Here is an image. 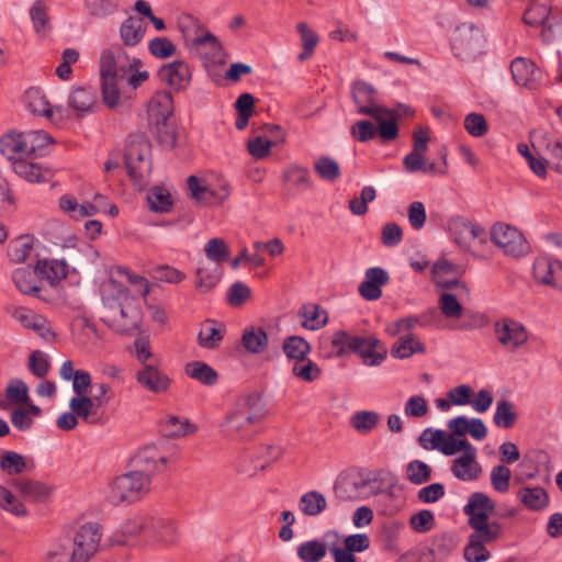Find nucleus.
Here are the masks:
<instances>
[{"instance_id": "1", "label": "nucleus", "mask_w": 562, "mask_h": 562, "mask_svg": "<svg viewBox=\"0 0 562 562\" xmlns=\"http://www.w3.org/2000/svg\"><path fill=\"white\" fill-rule=\"evenodd\" d=\"M495 510L494 501L483 492H474L468 497L463 514L468 517V526L472 529L463 550L467 562H485L491 553L487 546L497 541L503 531L502 525L490 520Z\"/></svg>"}, {"instance_id": "2", "label": "nucleus", "mask_w": 562, "mask_h": 562, "mask_svg": "<svg viewBox=\"0 0 562 562\" xmlns=\"http://www.w3.org/2000/svg\"><path fill=\"white\" fill-rule=\"evenodd\" d=\"M104 311L101 321L112 330L134 335L140 330L143 312L136 296L122 284L110 280L102 288Z\"/></svg>"}, {"instance_id": "3", "label": "nucleus", "mask_w": 562, "mask_h": 562, "mask_svg": "<svg viewBox=\"0 0 562 562\" xmlns=\"http://www.w3.org/2000/svg\"><path fill=\"white\" fill-rule=\"evenodd\" d=\"M267 409L258 393H248L237 397L228 407L221 423L222 432L232 439L245 440L254 428L266 417Z\"/></svg>"}, {"instance_id": "4", "label": "nucleus", "mask_w": 562, "mask_h": 562, "mask_svg": "<svg viewBox=\"0 0 562 562\" xmlns=\"http://www.w3.org/2000/svg\"><path fill=\"white\" fill-rule=\"evenodd\" d=\"M138 63L137 58L130 60L121 46H113L101 54V90L106 106L113 109L119 105L121 100L120 81L124 80L128 69Z\"/></svg>"}, {"instance_id": "5", "label": "nucleus", "mask_w": 562, "mask_h": 562, "mask_svg": "<svg viewBox=\"0 0 562 562\" xmlns=\"http://www.w3.org/2000/svg\"><path fill=\"white\" fill-rule=\"evenodd\" d=\"M53 138L44 131L18 132L11 130L0 136V153L12 165L23 159H35L48 153Z\"/></svg>"}, {"instance_id": "6", "label": "nucleus", "mask_w": 562, "mask_h": 562, "mask_svg": "<svg viewBox=\"0 0 562 562\" xmlns=\"http://www.w3.org/2000/svg\"><path fill=\"white\" fill-rule=\"evenodd\" d=\"M125 166L132 179L143 182L151 172V145L144 133L128 136L125 149Z\"/></svg>"}, {"instance_id": "7", "label": "nucleus", "mask_w": 562, "mask_h": 562, "mask_svg": "<svg viewBox=\"0 0 562 562\" xmlns=\"http://www.w3.org/2000/svg\"><path fill=\"white\" fill-rule=\"evenodd\" d=\"M150 479L142 471H131L113 480L108 501L113 505L130 504L139 499L149 490Z\"/></svg>"}, {"instance_id": "8", "label": "nucleus", "mask_w": 562, "mask_h": 562, "mask_svg": "<svg viewBox=\"0 0 562 562\" xmlns=\"http://www.w3.org/2000/svg\"><path fill=\"white\" fill-rule=\"evenodd\" d=\"M485 38L480 27L473 23H462L451 37L453 55L461 60H469L483 50Z\"/></svg>"}, {"instance_id": "9", "label": "nucleus", "mask_w": 562, "mask_h": 562, "mask_svg": "<svg viewBox=\"0 0 562 562\" xmlns=\"http://www.w3.org/2000/svg\"><path fill=\"white\" fill-rule=\"evenodd\" d=\"M102 532L98 522H88L78 528L75 533L71 561L88 562L98 551Z\"/></svg>"}, {"instance_id": "10", "label": "nucleus", "mask_w": 562, "mask_h": 562, "mask_svg": "<svg viewBox=\"0 0 562 562\" xmlns=\"http://www.w3.org/2000/svg\"><path fill=\"white\" fill-rule=\"evenodd\" d=\"M491 239L508 256L521 257L529 251L525 236L517 228L504 223L493 225Z\"/></svg>"}, {"instance_id": "11", "label": "nucleus", "mask_w": 562, "mask_h": 562, "mask_svg": "<svg viewBox=\"0 0 562 562\" xmlns=\"http://www.w3.org/2000/svg\"><path fill=\"white\" fill-rule=\"evenodd\" d=\"M351 98L357 106L358 113L380 120L381 115H391L386 108L376 104L378 92L375 88L363 81L355 80L351 85Z\"/></svg>"}, {"instance_id": "12", "label": "nucleus", "mask_w": 562, "mask_h": 562, "mask_svg": "<svg viewBox=\"0 0 562 562\" xmlns=\"http://www.w3.org/2000/svg\"><path fill=\"white\" fill-rule=\"evenodd\" d=\"M448 228L453 241L463 250H470L471 240L473 239H479L481 244L487 243L485 229L463 216L451 217L448 221Z\"/></svg>"}, {"instance_id": "13", "label": "nucleus", "mask_w": 562, "mask_h": 562, "mask_svg": "<svg viewBox=\"0 0 562 562\" xmlns=\"http://www.w3.org/2000/svg\"><path fill=\"white\" fill-rule=\"evenodd\" d=\"M535 281L562 291V262L549 257H538L532 267Z\"/></svg>"}, {"instance_id": "14", "label": "nucleus", "mask_w": 562, "mask_h": 562, "mask_svg": "<svg viewBox=\"0 0 562 562\" xmlns=\"http://www.w3.org/2000/svg\"><path fill=\"white\" fill-rule=\"evenodd\" d=\"M524 22L531 26H542V36L550 41L558 25L551 7L546 2H533L524 13Z\"/></svg>"}, {"instance_id": "15", "label": "nucleus", "mask_w": 562, "mask_h": 562, "mask_svg": "<svg viewBox=\"0 0 562 562\" xmlns=\"http://www.w3.org/2000/svg\"><path fill=\"white\" fill-rule=\"evenodd\" d=\"M167 461L168 456L160 450L158 443L146 445L133 458L137 468L136 471H142L149 479L153 474L162 470Z\"/></svg>"}, {"instance_id": "16", "label": "nucleus", "mask_w": 562, "mask_h": 562, "mask_svg": "<svg viewBox=\"0 0 562 562\" xmlns=\"http://www.w3.org/2000/svg\"><path fill=\"white\" fill-rule=\"evenodd\" d=\"M510 71L518 86L537 89L543 81L544 75L536 64L529 59L517 57L512 61Z\"/></svg>"}, {"instance_id": "17", "label": "nucleus", "mask_w": 562, "mask_h": 562, "mask_svg": "<svg viewBox=\"0 0 562 562\" xmlns=\"http://www.w3.org/2000/svg\"><path fill=\"white\" fill-rule=\"evenodd\" d=\"M148 539L160 548H171L179 541V532L173 520L162 517H153L148 528Z\"/></svg>"}, {"instance_id": "18", "label": "nucleus", "mask_w": 562, "mask_h": 562, "mask_svg": "<svg viewBox=\"0 0 562 562\" xmlns=\"http://www.w3.org/2000/svg\"><path fill=\"white\" fill-rule=\"evenodd\" d=\"M390 281L389 272L381 267L366 270L364 279L358 286L359 294L367 301H376L382 296V286Z\"/></svg>"}, {"instance_id": "19", "label": "nucleus", "mask_w": 562, "mask_h": 562, "mask_svg": "<svg viewBox=\"0 0 562 562\" xmlns=\"http://www.w3.org/2000/svg\"><path fill=\"white\" fill-rule=\"evenodd\" d=\"M11 484L24 501L33 503L46 502L54 491L52 485L26 477L15 479Z\"/></svg>"}, {"instance_id": "20", "label": "nucleus", "mask_w": 562, "mask_h": 562, "mask_svg": "<svg viewBox=\"0 0 562 562\" xmlns=\"http://www.w3.org/2000/svg\"><path fill=\"white\" fill-rule=\"evenodd\" d=\"M358 337L345 330H338L331 337L322 339L321 351L325 358L342 357L357 347Z\"/></svg>"}, {"instance_id": "21", "label": "nucleus", "mask_w": 562, "mask_h": 562, "mask_svg": "<svg viewBox=\"0 0 562 562\" xmlns=\"http://www.w3.org/2000/svg\"><path fill=\"white\" fill-rule=\"evenodd\" d=\"M495 334L503 346L512 349L520 347L528 339L525 327L520 323L508 318L495 324Z\"/></svg>"}, {"instance_id": "22", "label": "nucleus", "mask_w": 562, "mask_h": 562, "mask_svg": "<svg viewBox=\"0 0 562 562\" xmlns=\"http://www.w3.org/2000/svg\"><path fill=\"white\" fill-rule=\"evenodd\" d=\"M137 383L153 393H164L170 386V379L156 364H145L135 374Z\"/></svg>"}, {"instance_id": "23", "label": "nucleus", "mask_w": 562, "mask_h": 562, "mask_svg": "<svg viewBox=\"0 0 562 562\" xmlns=\"http://www.w3.org/2000/svg\"><path fill=\"white\" fill-rule=\"evenodd\" d=\"M159 79L177 91L183 90L190 82L191 72L188 65L182 60H175L164 65L158 70Z\"/></svg>"}, {"instance_id": "24", "label": "nucleus", "mask_w": 562, "mask_h": 562, "mask_svg": "<svg viewBox=\"0 0 562 562\" xmlns=\"http://www.w3.org/2000/svg\"><path fill=\"white\" fill-rule=\"evenodd\" d=\"M451 473L460 481H474L482 473V468L476 461V449L464 451L460 457L456 458L451 464Z\"/></svg>"}, {"instance_id": "25", "label": "nucleus", "mask_w": 562, "mask_h": 562, "mask_svg": "<svg viewBox=\"0 0 562 562\" xmlns=\"http://www.w3.org/2000/svg\"><path fill=\"white\" fill-rule=\"evenodd\" d=\"M356 348L352 352L359 355L367 366H379L386 357V349L383 344L374 336L358 337Z\"/></svg>"}, {"instance_id": "26", "label": "nucleus", "mask_w": 562, "mask_h": 562, "mask_svg": "<svg viewBox=\"0 0 562 562\" xmlns=\"http://www.w3.org/2000/svg\"><path fill=\"white\" fill-rule=\"evenodd\" d=\"M34 273L50 285H56L67 277L68 265L64 259H42L37 261Z\"/></svg>"}, {"instance_id": "27", "label": "nucleus", "mask_w": 562, "mask_h": 562, "mask_svg": "<svg viewBox=\"0 0 562 562\" xmlns=\"http://www.w3.org/2000/svg\"><path fill=\"white\" fill-rule=\"evenodd\" d=\"M173 113V98L169 91H158L148 104V116L151 122L170 119Z\"/></svg>"}, {"instance_id": "28", "label": "nucleus", "mask_w": 562, "mask_h": 562, "mask_svg": "<svg viewBox=\"0 0 562 562\" xmlns=\"http://www.w3.org/2000/svg\"><path fill=\"white\" fill-rule=\"evenodd\" d=\"M68 103L78 115L92 112L98 106L95 91L81 87L75 88L69 95Z\"/></svg>"}, {"instance_id": "29", "label": "nucleus", "mask_w": 562, "mask_h": 562, "mask_svg": "<svg viewBox=\"0 0 562 562\" xmlns=\"http://www.w3.org/2000/svg\"><path fill=\"white\" fill-rule=\"evenodd\" d=\"M98 407H100L91 396L75 395L69 401V408L79 419L85 423H94L97 420Z\"/></svg>"}, {"instance_id": "30", "label": "nucleus", "mask_w": 562, "mask_h": 562, "mask_svg": "<svg viewBox=\"0 0 562 562\" xmlns=\"http://www.w3.org/2000/svg\"><path fill=\"white\" fill-rule=\"evenodd\" d=\"M299 316L303 318L302 326L308 330H318L328 322L326 310L317 304L303 305Z\"/></svg>"}, {"instance_id": "31", "label": "nucleus", "mask_w": 562, "mask_h": 562, "mask_svg": "<svg viewBox=\"0 0 562 562\" xmlns=\"http://www.w3.org/2000/svg\"><path fill=\"white\" fill-rule=\"evenodd\" d=\"M221 274V267L200 261L196 268V289L203 293L211 291L218 283Z\"/></svg>"}, {"instance_id": "32", "label": "nucleus", "mask_w": 562, "mask_h": 562, "mask_svg": "<svg viewBox=\"0 0 562 562\" xmlns=\"http://www.w3.org/2000/svg\"><path fill=\"white\" fill-rule=\"evenodd\" d=\"M146 27L140 18L130 16L120 27V34L123 43L127 46H135L142 42L145 36Z\"/></svg>"}, {"instance_id": "33", "label": "nucleus", "mask_w": 562, "mask_h": 562, "mask_svg": "<svg viewBox=\"0 0 562 562\" xmlns=\"http://www.w3.org/2000/svg\"><path fill=\"white\" fill-rule=\"evenodd\" d=\"M299 509L305 516L316 517L327 507V501L323 493L318 491H308L299 499Z\"/></svg>"}, {"instance_id": "34", "label": "nucleus", "mask_w": 562, "mask_h": 562, "mask_svg": "<svg viewBox=\"0 0 562 562\" xmlns=\"http://www.w3.org/2000/svg\"><path fill=\"white\" fill-rule=\"evenodd\" d=\"M425 351V345L414 335L408 334L400 337L392 346L391 355L397 359H406L412 357L414 353H424Z\"/></svg>"}, {"instance_id": "35", "label": "nucleus", "mask_w": 562, "mask_h": 562, "mask_svg": "<svg viewBox=\"0 0 562 562\" xmlns=\"http://www.w3.org/2000/svg\"><path fill=\"white\" fill-rule=\"evenodd\" d=\"M518 499L531 510H541L547 507L549 496L544 488L536 487H521L517 493Z\"/></svg>"}, {"instance_id": "36", "label": "nucleus", "mask_w": 562, "mask_h": 562, "mask_svg": "<svg viewBox=\"0 0 562 562\" xmlns=\"http://www.w3.org/2000/svg\"><path fill=\"white\" fill-rule=\"evenodd\" d=\"M30 18L36 34L45 36L50 32L48 7L44 0L34 1L30 8Z\"/></svg>"}, {"instance_id": "37", "label": "nucleus", "mask_w": 562, "mask_h": 562, "mask_svg": "<svg viewBox=\"0 0 562 562\" xmlns=\"http://www.w3.org/2000/svg\"><path fill=\"white\" fill-rule=\"evenodd\" d=\"M12 168L19 177L29 182H44L47 181L50 176L48 170H43L42 167L33 162L32 159L18 161Z\"/></svg>"}, {"instance_id": "38", "label": "nucleus", "mask_w": 562, "mask_h": 562, "mask_svg": "<svg viewBox=\"0 0 562 562\" xmlns=\"http://www.w3.org/2000/svg\"><path fill=\"white\" fill-rule=\"evenodd\" d=\"M223 339L222 330L216 326L214 319L204 321L198 334V344L205 349H215Z\"/></svg>"}, {"instance_id": "39", "label": "nucleus", "mask_w": 562, "mask_h": 562, "mask_svg": "<svg viewBox=\"0 0 562 562\" xmlns=\"http://www.w3.org/2000/svg\"><path fill=\"white\" fill-rule=\"evenodd\" d=\"M458 544L457 537L451 532H441L434 536L430 553L434 559L442 561L447 559Z\"/></svg>"}, {"instance_id": "40", "label": "nucleus", "mask_w": 562, "mask_h": 562, "mask_svg": "<svg viewBox=\"0 0 562 562\" xmlns=\"http://www.w3.org/2000/svg\"><path fill=\"white\" fill-rule=\"evenodd\" d=\"M186 374L200 383L211 386L217 382V372L203 361L189 362L186 366Z\"/></svg>"}, {"instance_id": "41", "label": "nucleus", "mask_w": 562, "mask_h": 562, "mask_svg": "<svg viewBox=\"0 0 562 562\" xmlns=\"http://www.w3.org/2000/svg\"><path fill=\"white\" fill-rule=\"evenodd\" d=\"M25 106L35 115L52 116L53 109L40 89L31 88L24 95Z\"/></svg>"}, {"instance_id": "42", "label": "nucleus", "mask_w": 562, "mask_h": 562, "mask_svg": "<svg viewBox=\"0 0 562 562\" xmlns=\"http://www.w3.org/2000/svg\"><path fill=\"white\" fill-rule=\"evenodd\" d=\"M282 350L289 360L295 362L307 358L311 345L303 337L294 335L284 339Z\"/></svg>"}, {"instance_id": "43", "label": "nucleus", "mask_w": 562, "mask_h": 562, "mask_svg": "<svg viewBox=\"0 0 562 562\" xmlns=\"http://www.w3.org/2000/svg\"><path fill=\"white\" fill-rule=\"evenodd\" d=\"M380 423V415L373 411H359L350 418L351 427L359 434L371 432Z\"/></svg>"}, {"instance_id": "44", "label": "nucleus", "mask_w": 562, "mask_h": 562, "mask_svg": "<svg viewBox=\"0 0 562 562\" xmlns=\"http://www.w3.org/2000/svg\"><path fill=\"white\" fill-rule=\"evenodd\" d=\"M206 258L213 266L221 267L223 262L228 260L231 251L223 238H212L204 246Z\"/></svg>"}, {"instance_id": "45", "label": "nucleus", "mask_w": 562, "mask_h": 562, "mask_svg": "<svg viewBox=\"0 0 562 562\" xmlns=\"http://www.w3.org/2000/svg\"><path fill=\"white\" fill-rule=\"evenodd\" d=\"M243 346L251 353H261L268 345V336L262 328L246 329L241 337Z\"/></svg>"}, {"instance_id": "46", "label": "nucleus", "mask_w": 562, "mask_h": 562, "mask_svg": "<svg viewBox=\"0 0 562 562\" xmlns=\"http://www.w3.org/2000/svg\"><path fill=\"white\" fill-rule=\"evenodd\" d=\"M292 373L304 382H314L321 378L322 370L314 361L305 358L293 363Z\"/></svg>"}, {"instance_id": "47", "label": "nucleus", "mask_w": 562, "mask_h": 562, "mask_svg": "<svg viewBox=\"0 0 562 562\" xmlns=\"http://www.w3.org/2000/svg\"><path fill=\"white\" fill-rule=\"evenodd\" d=\"M296 30L301 36L303 52L297 55V59L304 61L314 53V49L318 43V36L316 33L310 29V26L305 22H300L296 26Z\"/></svg>"}, {"instance_id": "48", "label": "nucleus", "mask_w": 562, "mask_h": 562, "mask_svg": "<svg viewBox=\"0 0 562 562\" xmlns=\"http://www.w3.org/2000/svg\"><path fill=\"white\" fill-rule=\"evenodd\" d=\"M297 557L303 562H318L326 555V546L318 540H310L297 547Z\"/></svg>"}, {"instance_id": "49", "label": "nucleus", "mask_w": 562, "mask_h": 562, "mask_svg": "<svg viewBox=\"0 0 562 562\" xmlns=\"http://www.w3.org/2000/svg\"><path fill=\"white\" fill-rule=\"evenodd\" d=\"M407 480L414 485H422L431 479V468L426 462L413 460L406 465Z\"/></svg>"}, {"instance_id": "50", "label": "nucleus", "mask_w": 562, "mask_h": 562, "mask_svg": "<svg viewBox=\"0 0 562 562\" xmlns=\"http://www.w3.org/2000/svg\"><path fill=\"white\" fill-rule=\"evenodd\" d=\"M149 207L154 212L165 213L172 206L170 193L162 187L153 188L147 195Z\"/></svg>"}, {"instance_id": "51", "label": "nucleus", "mask_w": 562, "mask_h": 562, "mask_svg": "<svg viewBox=\"0 0 562 562\" xmlns=\"http://www.w3.org/2000/svg\"><path fill=\"white\" fill-rule=\"evenodd\" d=\"M35 273L25 268H19L13 271L12 280L18 288L24 294H35L40 291L36 285Z\"/></svg>"}, {"instance_id": "52", "label": "nucleus", "mask_w": 562, "mask_h": 562, "mask_svg": "<svg viewBox=\"0 0 562 562\" xmlns=\"http://www.w3.org/2000/svg\"><path fill=\"white\" fill-rule=\"evenodd\" d=\"M283 179L299 189H310L312 181L307 168L292 165L283 172Z\"/></svg>"}, {"instance_id": "53", "label": "nucleus", "mask_w": 562, "mask_h": 562, "mask_svg": "<svg viewBox=\"0 0 562 562\" xmlns=\"http://www.w3.org/2000/svg\"><path fill=\"white\" fill-rule=\"evenodd\" d=\"M156 125V135L159 144L165 148L172 149L177 143V133L170 119L154 121Z\"/></svg>"}, {"instance_id": "54", "label": "nucleus", "mask_w": 562, "mask_h": 562, "mask_svg": "<svg viewBox=\"0 0 562 562\" xmlns=\"http://www.w3.org/2000/svg\"><path fill=\"white\" fill-rule=\"evenodd\" d=\"M314 169L316 173L326 181H335L340 177L339 165L328 156H321L315 160Z\"/></svg>"}, {"instance_id": "55", "label": "nucleus", "mask_w": 562, "mask_h": 562, "mask_svg": "<svg viewBox=\"0 0 562 562\" xmlns=\"http://www.w3.org/2000/svg\"><path fill=\"white\" fill-rule=\"evenodd\" d=\"M0 468L9 475L20 474L26 469V462L22 454L15 451H5L1 454Z\"/></svg>"}, {"instance_id": "56", "label": "nucleus", "mask_w": 562, "mask_h": 562, "mask_svg": "<svg viewBox=\"0 0 562 562\" xmlns=\"http://www.w3.org/2000/svg\"><path fill=\"white\" fill-rule=\"evenodd\" d=\"M493 419L497 427L506 429L513 427L516 422L513 404L507 400L498 401Z\"/></svg>"}, {"instance_id": "57", "label": "nucleus", "mask_w": 562, "mask_h": 562, "mask_svg": "<svg viewBox=\"0 0 562 562\" xmlns=\"http://www.w3.org/2000/svg\"><path fill=\"white\" fill-rule=\"evenodd\" d=\"M512 471L505 464H497L492 468L490 479L494 491L506 493L510 486Z\"/></svg>"}, {"instance_id": "58", "label": "nucleus", "mask_w": 562, "mask_h": 562, "mask_svg": "<svg viewBox=\"0 0 562 562\" xmlns=\"http://www.w3.org/2000/svg\"><path fill=\"white\" fill-rule=\"evenodd\" d=\"M404 525L397 521H390L382 526L379 535L380 542L386 550H394Z\"/></svg>"}, {"instance_id": "59", "label": "nucleus", "mask_w": 562, "mask_h": 562, "mask_svg": "<svg viewBox=\"0 0 562 562\" xmlns=\"http://www.w3.org/2000/svg\"><path fill=\"white\" fill-rule=\"evenodd\" d=\"M368 485V481L359 480L344 483H336L334 485L335 496L340 501H353L357 498V493Z\"/></svg>"}, {"instance_id": "60", "label": "nucleus", "mask_w": 562, "mask_h": 562, "mask_svg": "<svg viewBox=\"0 0 562 562\" xmlns=\"http://www.w3.org/2000/svg\"><path fill=\"white\" fill-rule=\"evenodd\" d=\"M447 432L440 429L426 428L418 438L419 445L425 450H438L442 447Z\"/></svg>"}, {"instance_id": "61", "label": "nucleus", "mask_w": 562, "mask_h": 562, "mask_svg": "<svg viewBox=\"0 0 562 562\" xmlns=\"http://www.w3.org/2000/svg\"><path fill=\"white\" fill-rule=\"evenodd\" d=\"M464 128L473 137H482L488 131L487 122L483 114L472 112L464 117Z\"/></svg>"}, {"instance_id": "62", "label": "nucleus", "mask_w": 562, "mask_h": 562, "mask_svg": "<svg viewBox=\"0 0 562 562\" xmlns=\"http://www.w3.org/2000/svg\"><path fill=\"white\" fill-rule=\"evenodd\" d=\"M162 431L167 437H182L194 431V427L187 419L180 420L178 417L171 416L165 422Z\"/></svg>"}, {"instance_id": "63", "label": "nucleus", "mask_w": 562, "mask_h": 562, "mask_svg": "<svg viewBox=\"0 0 562 562\" xmlns=\"http://www.w3.org/2000/svg\"><path fill=\"white\" fill-rule=\"evenodd\" d=\"M439 307L441 313L448 318H459L463 307L454 294L445 292L439 297Z\"/></svg>"}, {"instance_id": "64", "label": "nucleus", "mask_w": 562, "mask_h": 562, "mask_svg": "<svg viewBox=\"0 0 562 562\" xmlns=\"http://www.w3.org/2000/svg\"><path fill=\"white\" fill-rule=\"evenodd\" d=\"M151 55L158 58H168L176 53V45L167 37H155L148 44Z\"/></svg>"}]
</instances>
